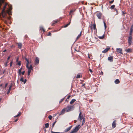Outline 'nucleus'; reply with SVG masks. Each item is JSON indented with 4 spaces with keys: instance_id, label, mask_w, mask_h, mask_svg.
<instances>
[{
    "instance_id": "nucleus-1",
    "label": "nucleus",
    "mask_w": 133,
    "mask_h": 133,
    "mask_svg": "<svg viewBox=\"0 0 133 133\" xmlns=\"http://www.w3.org/2000/svg\"><path fill=\"white\" fill-rule=\"evenodd\" d=\"M81 127V126L80 125L76 126L75 128L69 133H74L77 132L80 128Z\"/></svg>"
},
{
    "instance_id": "nucleus-2",
    "label": "nucleus",
    "mask_w": 133,
    "mask_h": 133,
    "mask_svg": "<svg viewBox=\"0 0 133 133\" xmlns=\"http://www.w3.org/2000/svg\"><path fill=\"white\" fill-rule=\"evenodd\" d=\"M74 105H68L66 108V111L67 112L70 111L74 109Z\"/></svg>"
},
{
    "instance_id": "nucleus-3",
    "label": "nucleus",
    "mask_w": 133,
    "mask_h": 133,
    "mask_svg": "<svg viewBox=\"0 0 133 133\" xmlns=\"http://www.w3.org/2000/svg\"><path fill=\"white\" fill-rule=\"evenodd\" d=\"M132 36H130L128 39V41L129 45H131L132 43Z\"/></svg>"
},
{
    "instance_id": "nucleus-4",
    "label": "nucleus",
    "mask_w": 133,
    "mask_h": 133,
    "mask_svg": "<svg viewBox=\"0 0 133 133\" xmlns=\"http://www.w3.org/2000/svg\"><path fill=\"white\" fill-rule=\"evenodd\" d=\"M83 115L82 114L81 112L79 114L78 119L81 121L83 119Z\"/></svg>"
},
{
    "instance_id": "nucleus-5",
    "label": "nucleus",
    "mask_w": 133,
    "mask_h": 133,
    "mask_svg": "<svg viewBox=\"0 0 133 133\" xmlns=\"http://www.w3.org/2000/svg\"><path fill=\"white\" fill-rule=\"evenodd\" d=\"M102 14L99 12H98L96 14V15L98 17V18L99 19H101V17L102 16Z\"/></svg>"
},
{
    "instance_id": "nucleus-6",
    "label": "nucleus",
    "mask_w": 133,
    "mask_h": 133,
    "mask_svg": "<svg viewBox=\"0 0 133 133\" xmlns=\"http://www.w3.org/2000/svg\"><path fill=\"white\" fill-rule=\"evenodd\" d=\"M39 63V58L38 57H36L35 64V65H37Z\"/></svg>"
},
{
    "instance_id": "nucleus-7",
    "label": "nucleus",
    "mask_w": 133,
    "mask_h": 133,
    "mask_svg": "<svg viewBox=\"0 0 133 133\" xmlns=\"http://www.w3.org/2000/svg\"><path fill=\"white\" fill-rule=\"evenodd\" d=\"M116 51L117 52L120 53L121 54H122V49L121 48H116Z\"/></svg>"
},
{
    "instance_id": "nucleus-8",
    "label": "nucleus",
    "mask_w": 133,
    "mask_h": 133,
    "mask_svg": "<svg viewBox=\"0 0 133 133\" xmlns=\"http://www.w3.org/2000/svg\"><path fill=\"white\" fill-rule=\"evenodd\" d=\"M116 120H115L112 122V127L113 128H114L116 127Z\"/></svg>"
},
{
    "instance_id": "nucleus-9",
    "label": "nucleus",
    "mask_w": 133,
    "mask_h": 133,
    "mask_svg": "<svg viewBox=\"0 0 133 133\" xmlns=\"http://www.w3.org/2000/svg\"><path fill=\"white\" fill-rule=\"evenodd\" d=\"M72 126H70L69 127H68L67 129H65L64 130L65 132H66L68 131L69 130H70L71 129V128H72Z\"/></svg>"
},
{
    "instance_id": "nucleus-10",
    "label": "nucleus",
    "mask_w": 133,
    "mask_h": 133,
    "mask_svg": "<svg viewBox=\"0 0 133 133\" xmlns=\"http://www.w3.org/2000/svg\"><path fill=\"white\" fill-rule=\"evenodd\" d=\"M17 44L18 45V47L20 49H21L22 48V43H17Z\"/></svg>"
},
{
    "instance_id": "nucleus-11",
    "label": "nucleus",
    "mask_w": 133,
    "mask_h": 133,
    "mask_svg": "<svg viewBox=\"0 0 133 133\" xmlns=\"http://www.w3.org/2000/svg\"><path fill=\"white\" fill-rule=\"evenodd\" d=\"M108 59L110 62H112L113 61V59L112 57H109L108 58Z\"/></svg>"
},
{
    "instance_id": "nucleus-12",
    "label": "nucleus",
    "mask_w": 133,
    "mask_h": 133,
    "mask_svg": "<svg viewBox=\"0 0 133 133\" xmlns=\"http://www.w3.org/2000/svg\"><path fill=\"white\" fill-rule=\"evenodd\" d=\"M2 16L3 17L5 18V17L6 13L5 12V11L4 12H3L2 11Z\"/></svg>"
},
{
    "instance_id": "nucleus-13",
    "label": "nucleus",
    "mask_w": 133,
    "mask_h": 133,
    "mask_svg": "<svg viewBox=\"0 0 133 133\" xmlns=\"http://www.w3.org/2000/svg\"><path fill=\"white\" fill-rule=\"evenodd\" d=\"M65 109H63L61 112L60 113V115H61L62 114H63L65 113Z\"/></svg>"
},
{
    "instance_id": "nucleus-14",
    "label": "nucleus",
    "mask_w": 133,
    "mask_h": 133,
    "mask_svg": "<svg viewBox=\"0 0 133 133\" xmlns=\"http://www.w3.org/2000/svg\"><path fill=\"white\" fill-rule=\"evenodd\" d=\"M75 10V9H73L71 10L70 12V15H71L72 14V13L74 12Z\"/></svg>"
},
{
    "instance_id": "nucleus-15",
    "label": "nucleus",
    "mask_w": 133,
    "mask_h": 133,
    "mask_svg": "<svg viewBox=\"0 0 133 133\" xmlns=\"http://www.w3.org/2000/svg\"><path fill=\"white\" fill-rule=\"evenodd\" d=\"M132 31H133V30H132V27L130 29V33H129L130 36H132Z\"/></svg>"
},
{
    "instance_id": "nucleus-16",
    "label": "nucleus",
    "mask_w": 133,
    "mask_h": 133,
    "mask_svg": "<svg viewBox=\"0 0 133 133\" xmlns=\"http://www.w3.org/2000/svg\"><path fill=\"white\" fill-rule=\"evenodd\" d=\"M115 84H118L119 83L120 81L118 79H117L115 81Z\"/></svg>"
},
{
    "instance_id": "nucleus-17",
    "label": "nucleus",
    "mask_w": 133,
    "mask_h": 133,
    "mask_svg": "<svg viewBox=\"0 0 133 133\" xmlns=\"http://www.w3.org/2000/svg\"><path fill=\"white\" fill-rule=\"evenodd\" d=\"M76 101V100L75 99H72L71 101L70 102V104H72L74 102H75Z\"/></svg>"
},
{
    "instance_id": "nucleus-18",
    "label": "nucleus",
    "mask_w": 133,
    "mask_h": 133,
    "mask_svg": "<svg viewBox=\"0 0 133 133\" xmlns=\"http://www.w3.org/2000/svg\"><path fill=\"white\" fill-rule=\"evenodd\" d=\"M26 68H28L29 70L32 69V65H30V67H29V65H28V67H26Z\"/></svg>"
},
{
    "instance_id": "nucleus-19",
    "label": "nucleus",
    "mask_w": 133,
    "mask_h": 133,
    "mask_svg": "<svg viewBox=\"0 0 133 133\" xmlns=\"http://www.w3.org/2000/svg\"><path fill=\"white\" fill-rule=\"evenodd\" d=\"M7 4H8L7 3H6L5 4L3 8V9L2 10V11L3 12H4V11L5 9L6 8V5H7Z\"/></svg>"
},
{
    "instance_id": "nucleus-20",
    "label": "nucleus",
    "mask_w": 133,
    "mask_h": 133,
    "mask_svg": "<svg viewBox=\"0 0 133 133\" xmlns=\"http://www.w3.org/2000/svg\"><path fill=\"white\" fill-rule=\"evenodd\" d=\"M49 123H48L45 124V127L46 128H47L49 127Z\"/></svg>"
},
{
    "instance_id": "nucleus-21",
    "label": "nucleus",
    "mask_w": 133,
    "mask_h": 133,
    "mask_svg": "<svg viewBox=\"0 0 133 133\" xmlns=\"http://www.w3.org/2000/svg\"><path fill=\"white\" fill-rule=\"evenodd\" d=\"M109 50V49L108 48H106L103 51H102V52L103 53H105L107 52Z\"/></svg>"
},
{
    "instance_id": "nucleus-22",
    "label": "nucleus",
    "mask_w": 133,
    "mask_h": 133,
    "mask_svg": "<svg viewBox=\"0 0 133 133\" xmlns=\"http://www.w3.org/2000/svg\"><path fill=\"white\" fill-rule=\"evenodd\" d=\"M131 49H128L125 50V51L128 52L131 51Z\"/></svg>"
},
{
    "instance_id": "nucleus-23",
    "label": "nucleus",
    "mask_w": 133,
    "mask_h": 133,
    "mask_svg": "<svg viewBox=\"0 0 133 133\" xmlns=\"http://www.w3.org/2000/svg\"><path fill=\"white\" fill-rule=\"evenodd\" d=\"M82 126L84 124V123L85 122V118H83V119H82Z\"/></svg>"
},
{
    "instance_id": "nucleus-24",
    "label": "nucleus",
    "mask_w": 133,
    "mask_h": 133,
    "mask_svg": "<svg viewBox=\"0 0 133 133\" xmlns=\"http://www.w3.org/2000/svg\"><path fill=\"white\" fill-rule=\"evenodd\" d=\"M104 34H103L102 36H99V38L100 39H102L104 38Z\"/></svg>"
},
{
    "instance_id": "nucleus-25",
    "label": "nucleus",
    "mask_w": 133,
    "mask_h": 133,
    "mask_svg": "<svg viewBox=\"0 0 133 133\" xmlns=\"http://www.w3.org/2000/svg\"><path fill=\"white\" fill-rule=\"evenodd\" d=\"M93 29L94 30H96V25L95 23L93 24Z\"/></svg>"
},
{
    "instance_id": "nucleus-26",
    "label": "nucleus",
    "mask_w": 133,
    "mask_h": 133,
    "mask_svg": "<svg viewBox=\"0 0 133 133\" xmlns=\"http://www.w3.org/2000/svg\"><path fill=\"white\" fill-rule=\"evenodd\" d=\"M81 32L80 34L76 38V40L78 39V38L80 37V36H81Z\"/></svg>"
},
{
    "instance_id": "nucleus-27",
    "label": "nucleus",
    "mask_w": 133,
    "mask_h": 133,
    "mask_svg": "<svg viewBox=\"0 0 133 133\" xmlns=\"http://www.w3.org/2000/svg\"><path fill=\"white\" fill-rule=\"evenodd\" d=\"M103 23L104 24L105 29L107 28V25L106 24L104 21H103Z\"/></svg>"
},
{
    "instance_id": "nucleus-28",
    "label": "nucleus",
    "mask_w": 133,
    "mask_h": 133,
    "mask_svg": "<svg viewBox=\"0 0 133 133\" xmlns=\"http://www.w3.org/2000/svg\"><path fill=\"white\" fill-rule=\"evenodd\" d=\"M21 113L19 112V113L18 114H17L14 117H17L19 116H20L21 115Z\"/></svg>"
},
{
    "instance_id": "nucleus-29",
    "label": "nucleus",
    "mask_w": 133,
    "mask_h": 133,
    "mask_svg": "<svg viewBox=\"0 0 133 133\" xmlns=\"http://www.w3.org/2000/svg\"><path fill=\"white\" fill-rule=\"evenodd\" d=\"M54 23H52V26H53L54 25V24L55 23H56L58 22L56 20H54Z\"/></svg>"
},
{
    "instance_id": "nucleus-30",
    "label": "nucleus",
    "mask_w": 133,
    "mask_h": 133,
    "mask_svg": "<svg viewBox=\"0 0 133 133\" xmlns=\"http://www.w3.org/2000/svg\"><path fill=\"white\" fill-rule=\"evenodd\" d=\"M70 22H69V23L65 25L64 26V27L66 28V27H67L68 25H69L70 24Z\"/></svg>"
},
{
    "instance_id": "nucleus-31",
    "label": "nucleus",
    "mask_w": 133,
    "mask_h": 133,
    "mask_svg": "<svg viewBox=\"0 0 133 133\" xmlns=\"http://www.w3.org/2000/svg\"><path fill=\"white\" fill-rule=\"evenodd\" d=\"M27 63L26 64V67H28V65H29V61L28 60L27 61Z\"/></svg>"
},
{
    "instance_id": "nucleus-32",
    "label": "nucleus",
    "mask_w": 133,
    "mask_h": 133,
    "mask_svg": "<svg viewBox=\"0 0 133 133\" xmlns=\"http://www.w3.org/2000/svg\"><path fill=\"white\" fill-rule=\"evenodd\" d=\"M11 89V88H9V89L6 93L7 94H8L10 93Z\"/></svg>"
},
{
    "instance_id": "nucleus-33",
    "label": "nucleus",
    "mask_w": 133,
    "mask_h": 133,
    "mask_svg": "<svg viewBox=\"0 0 133 133\" xmlns=\"http://www.w3.org/2000/svg\"><path fill=\"white\" fill-rule=\"evenodd\" d=\"M40 30H43V32H45V30L44 29V28L42 27H40Z\"/></svg>"
},
{
    "instance_id": "nucleus-34",
    "label": "nucleus",
    "mask_w": 133,
    "mask_h": 133,
    "mask_svg": "<svg viewBox=\"0 0 133 133\" xmlns=\"http://www.w3.org/2000/svg\"><path fill=\"white\" fill-rule=\"evenodd\" d=\"M56 122V121H55L52 123V128L51 129L52 130V128L53 127H54V125L55 124Z\"/></svg>"
},
{
    "instance_id": "nucleus-35",
    "label": "nucleus",
    "mask_w": 133,
    "mask_h": 133,
    "mask_svg": "<svg viewBox=\"0 0 133 133\" xmlns=\"http://www.w3.org/2000/svg\"><path fill=\"white\" fill-rule=\"evenodd\" d=\"M20 81L22 82H24V79L23 77H22L20 79Z\"/></svg>"
},
{
    "instance_id": "nucleus-36",
    "label": "nucleus",
    "mask_w": 133,
    "mask_h": 133,
    "mask_svg": "<svg viewBox=\"0 0 133 133\" xmlns=\"http://www.w3.org/2000/svg\"><path fill=\"white\" fill-rule=\"evenodd\" d=\"M21 61H19L18 63L17 64L19 65H21Z\"/></svg>"
},
{
    "instance_id": "nucleus-37",
    "label": "nucleus",
    "mask_w": 133,
    "mask_h": 133,
    "mask_svg": "<svg viewBox=\"0 0 133 133\" xmlns=\"http://www.w3.org/2000/svg\"><path fill=\"white\" fill-rule=\"evenodd\" d=\"M48 118L50 120H51L52 118V116L51 115H49L48 116Z\"/></svg>"
},
{
    "instance_id": "nucleus-38",
    "label": "nucleus",
    "mask_w": 133,
    "mask_h": 133,
    "mask_svg": "<svg viewBox=\"0 0 133 133\" xmlns=\"http://www.w3.org/2000/svg\"><path fill=\"white\" fill-rule=\"evenodd\" d=\"M31 71L30 70H28V75L29 76L30 73Z\"/></svg>"
},
{
    "instance_id": "nucleus-39",
    "label": "nucleus",
    "mask_w": 133,
    "mask_h": 133,
    "mask_svg": "<svg viewBox=\"0 0 133 133\" xmlns=\"http://www.w3.org/2000/svg\"><path fill=\"white\" fill-rule=\"evenodd\" d=\"M115 7V5H111L110 7V8L112 9H113Z\"/></svg>"
},
{
    "instance_id": "nucleus-40",
    "label": "nucleus",
    "mask_w": 133,
    "mask_h": 133,
    "mask_svg": "<svg viewBox=\"0 0 133 133\" xmlns=\"http://www.w3.org/2000/svg\"><path fill=\"white\" fill-rule=\"evenodd\" d=\"M65 98V97L61 99L60 101H59V102L60 103L61 102H62L64 99Z\"/></svg>"
},
{
    "instance_id": "nucleus-41",
    "label": "nucleus",
    "mask_w": 133,
    "mask_h": 133,
    "mask_svg": "<svg viewBox=\"0 0 133 133\" xmlns=\"http://www.w3.org/2000/svg\"><path fill=\"white\" fill-rule=\"evenodd\" d=\"M80 77V75H77L76 78H79Z\"/></svg>"
},
{
    "instance_id": "nucleus-42",
    "label": "nucleus",
    "mask_w": 133,
    "mask_h": 133,
    "mask_svg": "<svg viewBox=\"0 0 133 133\" xmlns=\"http://www.w3.org/2000/svg\"><path fill=\"white\" fill-rule=\"evenodd\" d=\"M51 133H61V132H59L53 131H51Z\"/></svg>"
},
{
    "instance_id": "nucleus-43",
    "label": "nucleus",
    "mask_w": 133,
    "mask_h": 133,
    "mask_svg": "<svg viewBox=\"0 0 133 133\" xmlns=\"http://www.w3.org/2000/svg\"><path fill=\"white\" fill-rule=\"evenodd\" d=\"M12 63H13V62H12V61L10 63V66L11 67L12 65Z\"/></svg>"
},
{
    "instance_id": "nucleus-44",
    "label": "nucleus",
    "mask_w": 133,
    "mask_h": 133,
    "mask_svg": "<svg viewBox=\"0 0 133 133\" xmlns=\"http://www.w3.org/2000/svg\"><path fill=\"white\" fill-rule=\"evenodd\" d=\"M12 85H13V84H12V83H11V85H10V86L9 88H11L12 87Z\"/></svg>"
},
{
    "instance_id": "nucleus-45",
    "label": "nucleus",
    "mask_w": 133,
    "mask_h": 133,
    "mask_svg": "<svg viewBox=\"0 0 133 133\" xmlns=\"http://www.w3.org/2000/svg\"><path fill=\"white\" fill-rule=\"evenodd\" d=\"M25 72V71H23L22 72H21V74L22 75H23L24 74Z\"/></svg>"
},
{
    "instance_id": "nucleus-46",
    "label": "nucleus",
    "mask_w": 133,
    "mask_h": 133,
    "mask_svg": "<svg viewBox=\"0 0 133 133\" xmlns=\"http://www.w3.org/2000/svg\"><path fill=\"white\" fill-rule=\"evenodd\" d=\"M114 2V0H113L111 1H110L109 2V3L110 4H111L112 3Z\"/></svg>"
},
{
    "instance_id": "nucleus-47",
    "label": "nucleus",
    "mask_w": 133,
    "mask_h": 133,
    "mask_svg": "<svg viewBox=\"0 0 133 133\" xmlns=\"http://www.w3.org/2000/svg\"><path fill=\"white\" fill-rule=\"evenodd\" d=\"M51 33H50V32H49V33L48 34V36H51Z\"/></svg>"
},
{
    "instance_id": "nucleus-48",
    "label": "nucleus",
    "mask_w": 133,
    "mask_h": 133,
    "mask_svg": "<svg viewBox=\"0 0 133 133\" xmlns=\"http://www.w3.org/2000/svg\"><path fill=\"white\" fill-rule=\"evenodd\" d=\"M26 79H25L24 81V82H23L25 84L26 83Z\"/></svg>"
},
{
    "instance_id": "nucleus-49",
    "label": "nucleus",
    "mask_w": 133,
    "mask_h": 133,
    "mask_svg": "<svg viewBox=\"0 0 133 133\" xmlns=\"http://www.w3.org/2000/svg\"><path fill=\"white\" fill-rule=\"evenodd\" d=\"M8 63V61H7L6 62V63H5V66H7V64Z\"/></svg>"
},
{
    "instance_id": "nucleus-50",
    "label": "nucleus",
    "mask_w": 133,
    "mask_h": 133,
    "mask_svg": "<svg viewBox=\"0 0 133 133\" xmlns=\"http://www.w3.org/2000/svg\"><path fill=\"white\" fill-rule=\"evenodd\" d=\"M122 12V15H124L125 14V13L124 11H123Z\"/></svg>"
},
{
    "instance_id": "nucleus-51",
    "label": "nucleus",
    "mask_w": 133,
    "mask_h": 133,
    "mask_svg": "<svg viewBox=\"0 0 133 133\" xmlns=\"http://www.w3.org/2000/svg\"><path fill=\"white\" fill-rule=\"evenodd\" d=\"M18 73L19 74V75L21 76V72L18 71Z\"/></svg>"
},
{
    "instance_id": "nucleus-52",
    "label": "nucleus",
    "mask_w": 133,
    "mask_h": 133,
    "mask_svg": "<svg viewBox=\"0 0 133 133\" xmlns=\"http://www.w3.org/2000/svg\"><path fill=\"white\" fill-rule=\"evenodd\" d=\"M22 68L21 67V68H20V69H19V70H18V71H19V72L20 71V72H21V70H22Z\"/></svg>"
},
{
    "instance_id": "nucleus-53",
    "label": "nucleus",
    "mask_w": 133,
    "mask_h": 133,
    "mask_svg": "<svg viewBox=\"0 0 133 133\" xmlns=\"http://www.w3.org/2000/svg\"><path fill=\"white\" fill-rule=\"evenodd\" d=\"M8 84V83H6L5 84V88H6V87H7V85Z\"/></svg>"
},
{
    "instance_id": "nucleus-54",
    "label": "nucleus",
    "mask_w": 133,
    "mask_h": 133,
    "mask_svg": "<svg viewBox=\"0 0 133 133\" xmlns=\"http://www.w3.org/2000/svg\"><path fill=\"white\" fill-rule=\"evenodd\" d=\"M10 57H11L10 56H8V58H7L8 60L10 58Z\"/></svg>"
},
{
    "instance_id": "nucleus-55",
    "label": "nucleus",
    "mask_w": 133,
    "mask_h": 133,
    "mask_svg": "<svg viewBox=\"0 0 133 133\" xmlns=\"http://www.w3.org/2000/svg\"><path fill=\"white\" fill-rule=\"evenodd\" d=\"M89 71L91 72H92V70L91 69H89Z\"/></svg>"
},
{
    "instance_id": "nucleus-56",
    "label": "nucleus",
    "mask_w": 133,
    "mask_h": 133,
    "mask_svg": "<svg viewBox=\"0 0 133 133\" xmlns=\"http://www.w3.org/2000/svg\"><path fill=\"white\" fill-rule=\"evenodd\" d=\"M90 25H91L90 27L91 28V29H92V26H93L92 24H91Z\"/></svg>"
},
{
    "instance_id": "nucleus-57",
    "label": "nucleus",
    "mask_w": 133,
    "mask_h": 133,
    "mask_svg": "<svg viewBox=\"0 0 133 133\" xmlns=\"http://www.w3.org/2000/svg\"><path fill=\"white\" fill-rule=\"evenodd\" d=\"M11 6H12V5H11V7H10L9 8V10H11L12 9H11Z\"/></svg>"
},
{
    "instance_id": "nucleus-58",
    "label": "nucleus",
    "mask_w": 133,
    "mask_h": 133,
    "mask_svg": "<svg viewBox=\"0 0 133 133\" xmlns=\"http://www.w3.org/2000/svg\"><path fill=\"white\" fill-rule=\"evenodd\" d=\"M25 59L26 61L28 60L26 58H25Z\"/></svg>"
},
{
    "instance_id": "nucleus-59",
    "label": "nucleus",
    "mask_w": 133,
    "mask_h": 133,
    "mask_svg": "<svg viewBox=\"0 0 133 133\" xmlns=\"http://www.w3.org/2000/svg\"><path fill=\"white\" fill-rule=\"evenodd\" d=\"M18 59H19V58H17V59H16V62H17L18 61Z\"/></svg>"
},
{
    "instance_id": "nucleus-60",
    "label": "nucleus",
    "mask_w": 133,
    "mask_h": 133,
    "mask_svg": "<svg viewBox=\"0 0 133 133\" xmlns=\"http://www.w3.org/2000/svg\"><path fill=\"white\" fill-rule=\"evenodd\" d=\"M70 97V95L67 98V99H69Z\"/></svg>"
},
{
    "instance_id": "nucleus-61",
    "label": "nucleus",
    "mask_w": 133,
    "mask_h": 133,
    "mask_svg": "<svg viewBox=\"0 0 133 133\" xmlns=\"http://www.w3.org/2000/svg\"><path fill=\"white\" fill-rule=\"evenodd\" d=\"M17 120H18V119H17L15 120L14 122H17Z\"/></svg>"
},
{
    "instance_id": "nucleus-62",
    "label": "nucleus",
    "mask_w": 133,
    "mask_h": 133,
    "mask_svg": "<svg viewBox=\"0 0 133 133\" xmlns=\"http://www.w3.org/2000/svg\"><path fill=\"white\" fill-rule=\"evenodd\" d=\"M7 19H10V17H7Z\"/></svg>"
},
{
    "instance_id": "nucleus-63",
    "label": "nucleus",
    "mask_w": 133,
    "mask_h": 133,
    "mask_svg": "<svg viewBox=\"0 0 133 133\" xmlns=\"http://www.w3.org/2000/svg\"><path fill=\"white\" fill-rule=\"evenodd\" d=\"M85 84H82V87L84 86L85 85Z\"/></svg>"
},
{
    "instance_id": "nucleus-64",
    "label": "nucleus",
    "mask_w": 133,
    "mask_h": 133,
    "mask_svg": "<svg viewBox=\"0 0 133 133\" xmlns=\"http://www.w3.org/2000/svg\"><path fill=\"white\" fill-rule=\"evenodd\" d=\"M101 74H102V75H103V72H102V71L101 72Z\"/></svg>"
}]
</instances>
